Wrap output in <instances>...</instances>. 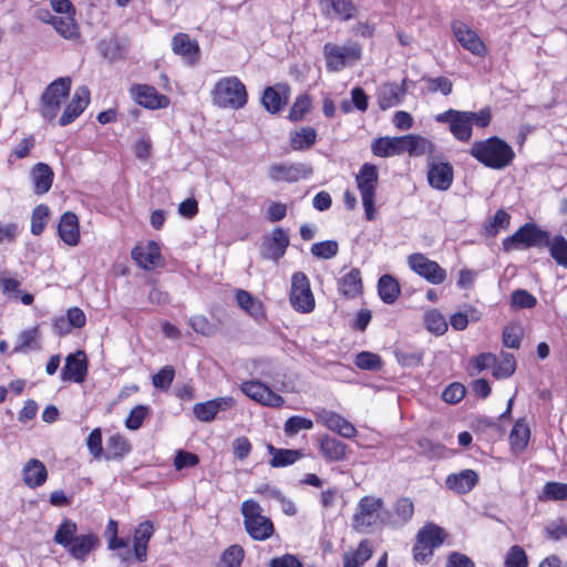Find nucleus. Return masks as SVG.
<instances>
[{"mask_svg": "<svg viewBox=\"0 0 567 567\" xmlns=\"http://www.w3.org/2000/svg\"><path fill=\"white\" fill-rule=\"evenodd\" d=\"M545 246H549L550 255L556 262L567 268V240L563 236H556L549 243L547 231L539 229L534 224H525L515 234L503 240V248L507 252L528 247Z\"/></svg>", "mask_w": 567, "mask_h": 567, "instance_id": "nucleus-1", "label": "nucleus"}, {"mask_svg": "<svg viewBox=\"0 0 567 567\" xmlns=\"http://www.w3.org/2000/svg\"><path fill=\"white\" fill-rule=\"evenodd\" d=\"M470 154L485 166L494 169L507 166L514 158L512 147L496 136L475 142Z\"/></svg>", "mask_w": 567, "mask_h": 567, "instance_id": "nucleus-2", "label": "nucleus"}, {"mask_svg": "<svg viewBox=\"0 0 567 567\" xmlns=\"http://www.w3.org/2000/svg\"><path fill=\"white\" fill-rule=\"evenodd\" d=\"M240 513L245 530L254 540L262 542L272 536L274 524L269 517L262 515V508L255 499L244 501Z\"/></svg>", "mask_w": 567, "mask_h": 567, "instance_id": "nucleus-3", "label": "nucleus"}, {"mask_svg": "<svg viewBox=\"0 0 567 567\" xmlns=\"http://www.w3.org/2000/svg\"><path fill=\"white\" fill-rule=\"evenodd\" d=\"M212 97L219 107L238 110L246 105L248 95L245 84L237 76H226L215 84Z\"/></svg>", "mask_w": 567, "mask_h": 567, "instance_id": "nucleus-4", "label": "nucleus"}, {"mask_svg": "<svg viewBox=\"0 0 567 567\" xmlns=\"http://www.w3.org/2000/svg\"><path fill=\"white\" fill-rule=\"evenodd\" d=\"M322 53L327 70L329 72H340L361 59L362 47L354 41H347L342 45L328 42L323 45Z\"/></svg>", "mask_w": 567, "mask_h": 567, "instance_id": "nucleus-5", "label": "nucleus"}, {"mask_svg": "<svg viewBox=\"0 0 567 567\" xmlns=\"http://www.w3.org/2000/svg\"><path fill=\"white\" fill-rule=\"evenodd\" d=\"M379 181L378 168L375 165L365 163L361 166L355 176L357 186L360 190L362 205L364 207L365 218L375 219V193Z\"/></svg>", "mask_w": 567, "mask_h": 567, "instance_id": "nucleus-6", "label": "nucleus"}, {"mask_svg": "<svg viewBox=\"0 0 567 567\" xmlns=\"http://www.w3.org/2000/svg\"><path fill=\"white\" fill-rule=\"evenodd\" d=\"M70 90V78H59L44 90L41 96V114L44 118L50 121L55 118Z\"/></svg>", "mask_w": 567, "mask_h": 567, "instance_id": "nucleus-7", "label": "nucleus"}, {"mask_svg": "<svg viewBox=\"0 0 567 567\" xmlns=\"http://www.w3.org/2000/svg\"><path fill=\"white\" fill-rule=\"evenodd\" d=\"M383 499L375 496H363L355 508L352 516V528L355 532H367L368 528L374 526L380 517V511L383 508Z\"/></svg>", "mask_w": 567, "mask_h": 567, "instance_id": "nucleus-8", "label": "nucleus"}, {"mask_svg": "<svg viewBox=\"0 0 567 567\" xmlns=\"http://www.w3.org/2000/svg\"><path fill=\"white\" fill-rule=\"evenodd\" d=\"M445 533L440 526L429 523L416 536V544L413 548L414 559L424 563L432 556L433 549L441 546L444 542Z\"/></svg>", "mask_w": 567, "mask_h": 567, "instance_id": "nucleus-9", "label": "nucleus"}, {"mask_svg": "<svg viewBox=\"0 0 567 567\" xmlns=\"http://www.w3.org/2000/svg\"><path fill=\"white\" fill-rule=\"evenodd\" d=\"M289 300L292 308L300 313H309L315 309V297L309 279L303 272L292 275Z\"/></svg>", "mask_w": 567, "mask_h": 567, "instance_id": "nucleus-10", "label": "nucleus"}, {"mask_svg": "<svg viewBox=\"0 0 567 567\" xmlns=\"http://www.w3.org/2000/svg\"><path fill=\"white\" fill-rule=\"evenodd\" d=\"M435 121L439 123H447L450 125V132L461 142H467L472 137V124L470 123V115L466 111L450 109L444 113L436 114Z\"/></svg>", "mask_w": 567, "mask_h": 567, "instance_id": "nucleus-11", "label": "nucleus"}, {"mask_svg": "<svg viewBox=\"0 0 567 567\" xmlns=\"http://www.w3.org/2000/svg\"><path fill=\"white\" fill-rule=\"evenodd\" d=\"M452 31L458 43L477 56H485L487 48L478 34L466 23L460 20L452 22Z\"/></svg>", "mask_w": 567, "mask_h": 567, "instance_id": "nucleus-12", "label": "nucleus"}, {"mask_svg": "<svg viewBox=\"0 0 567 567\" xmlns=\"http://www.w3.org/2000/svg\"><path fill=\"white\" fill-rule=\"evenodd\" d=\"M409 266L433 285H439L446 278V271L436 261L430 260L423 254H412L409 257Z\"/></svg>", "mask_w": 567, "mask_h": 567, "instance_id": "nucleus-13", "label": "nucleus"}, {"mask_svg": "<svg viewBox=\"0 0 567 567\" xmlns=\"http://www.w3.org/2000/svg\"><path fill=\"white\" fill-rule=\"evenodd\" d=\"M429 184L439 190H446L453 182V167L440 157L430 156L427 159Z\"/></svg>", "mask_w": 567, "mask_h": 567, "instance_id": "nucleus-14", "label": "nucleus"}, {"mask_svg": "<svg viewBox=\"0 0 567 567\" xmlns=\"http://www.w3.org/2000/svg\"><path fill=\"white\" fill-rule=\"evenodd\" d=\"M240 390L248 398L265 406L279 408L285 403L281 395L275 393L269 386L259 381L243 382Z\"/></svg>", "mask_w": 567, "mask_h": 567, "instance_id": "nucleus-15", "label": "nucleus"}, {"mask_svg": "<svg viewBox=\"0 0 567 567\" xmlns=\"http://www.w3.org/2000/svg\"><path fill=\"white\" fill-rule=\"evenodd\" d=\"M312 174V167L306 163L276 164L269 168L268 176L275 182L295 183Z\"/></svg>", "mask_w": 567, "mask_h": 567, "instance_id": "nucleus-16", "label": "nucleus"}, {"mask_svg": "<svg viewBox=\"0 0 567 567\" xmlns=\"http://www.w3.org/2000/svg\"><path fill=\"white\" fill-rule=\"evenodd\" d=\"M290 244V239L286 230L278 227L272 230L271 236L266 238L261 245L260 254L262 258L279 261Z\"/></svg>", "mask_w": 567, "mask_h": 567, "instance_id": "nucleus-17", "label": "nucleus"}, {"mask_svg": "<svg viewBox=\"0 0 567 567\" xmlns=\"http://www.w3.org/2000/svg\"><path fill=\"white\" fill-rule=\"evenodd\" d=\"M131 93L134 100L146 109H165L169 104V99L166 95L159 94L155 87L146 84L133 85Z\"/></svg>", "mask_w": 567, "mask_h": 567, "instance_id": "nucleus-18", "label": "nucleus"}, {"mask_svg": "<svg viewBox=\"0 0 567 567\" xmlns=\"http://www.w3.org/2000/svg\"><path fill=\"white\" fill-rule=\"evenodd\" d=\"M317 422L323 424L329 430L337 432L346 439H352L357 435V429L340 414L321 409L316 412Z\"/></svg>", "mask_w": 567, "mask_h": 567, "instance_id": "nucleus-19", "label": "nucleus"}, {"mask_svg": "<svg viewBox=\"0 0 567 567\" xmlns=\"http://www.w3.org/2000/svg\"><path fill=\"white\" fill-rule=\"evenodd\" d=\"M406 84V79H404L401 84L391 82L381 84L377 91L378 104L380 109L388 110L401 104L403 96L408 92Z\"/></svg>", "mask_w": 567, "mask_h": 567, "instance_id": "nucleus-20", "label": "nucleus"}, {"mask_svg": "<svg viewBox=\"0 0 567 567\" xmlns=\"http://www.w3.org/2000/svg\"><path fill=\"white\" fill-rule=\"evenodd\" d=\"M87 371L86 357L83 351L69 354L65 364L61 371L63 381H74L81 383L84 381Z\"/></svg>", "mask_w": 567, "mask_h": 567, "instance_id": "nucleus-21", "label": "nucleus"}, {"mask_svg": "<svg viewBox=\"0 0 567 567\" xmlns=\"http://www.w3.org/2000/svg\"><path fill=\"white\" fill-rule=\"evenodd\" d=\"M235 405L231 396L217 398L203 403H196L193 408L195 416L202 422H212L219 411H225Z\"/></svg>", "mask_w": 567, "mask_h": 567, "instance_id": "nucleus-22", "label": "nucleus"}, {"mask_svg": "<svg viewBox=\"0 0 567 567\" xmlns=\"http://www.w3.org/2000/svg\"><path fill=\"white\" fill-rule=\"evenodd\" d=\"M90 102V91L86 86H79L70 103L64 109L61 117L59 118V124L61 126H65L72 123L87 106Z\"/></svg>", "mask_w": 567, "mask_h": 567, "instance_id": "nucleus-23", "label": "nucleus"}, {"mask_svg": "<svg viewBox=\"0 0 567 567\" xmlns=\"http://www.w3.org/2000/svg\"><path fill=\"white\" fill-rule=\"evenodd\" d=\"M58 233L64 244L69 246H76L80 240L78 216L72 212L64 213L60 218Z\"/></svg>", "mask_w": 567, "mask_h": 567, "instance_id": "nucleus-24", "label": "nucleus"}, {"mask_svg": "<svg viewBox=\"0 0 567 567\" xmlns=\"http://www.w3.org/2000/svg\"><path fill=\"white\" fill-rule=\"evenodd\" d=\"M100 544L99 537L94 534L79 535L66 550L76 560L84 561L86 557Z\"/></svg>", "mask_w": 567, "mask_h": 567, "instance_id": "nucleus-25", "label": "nucleus"}, {"mask_svg": "<svg viewBox=\"0 0 567 567\" xmlns=\"http://www.w3.org/2000/svg\"><path fill=\"white\" fill-rule=\"evenodd\" d=\"M22 474L23 483L31 488L43 485L48 478V471L45 465L37 458H30L25 463L22 470Z\"/></svg>", "mask_w": 567, "mask_h": 567, "instance_id": "nucleus-26", "label": "nucleus"}, {"mask_svg": "<svg viewBox=\"0 0 567 567\" xmlns=\"http://www.w3.org/2000/svg\"><path fill=\"white\" fill-rule=\"evenodd\" d=\"M132 258L144 269H152L158 266L161 260L159 247L156 243L150 241L145 247L137 246L132 250Z\"/></svg>", "mask_w": 567, "mask_h": 567, "instance_id": "nucleus-27", "label": "nucleus"}, {"mask_svg": "<svg viewBox=\"0 0 567 567\" xmlns=\"http://www.w3.org/2000/svg\"><path fill=\"white\" fill-rule=\"evenodd\" d=\"M53 176V171L48 164H35L30 172V177L33 183L34 193L38 195H43L48 193L52 186Z\"/></svg>", "mask_w": 567, "mask_h": 567, "instance_id": "nucleus-28", "label": "nucleus"}, {"mask_svg": "<svg viewBox=\"0 0 567 567\" xmlns=\"http://www.w3.org/2000/svg\"><path fill=\"white\" fill-rule=\"evenodd\" d=\"M127 48L126 41L115 37L103 39L97 44L101 55L111 62L124 60L127 55Z\"/></svg>", "mask_w": 567, "mask_h": 567, "instance_id": "nucleus-29", "label": "nucleus"}, {"mask_svg": "<svg viewBox=\"0 0 567 567\" xmlns=\"http://www.w3.org/2000/svg\"><path fill=\"white\" fill-rule=\"evenodd\" d=\"M478 476L473 470H463L457 474H450L446 477V486L458 493H468L477 483Z\"/></svg>", "mask_w": 567, "mask_h": 567, "instance_id": "nucleus-30", "label": "nucleus"}, {"mask_svg": "<svg viewBox=\"0 0 567 567\" xmlns=\"http://www.w3.org/2000/svg\"><path fill=\"white\" fill-rule=\"evenodd\" d=\"M288 91L286 85L267 87L261 99L264 107L272 114L278 113L288 101Z\"/></svg>", "mask_w": 567, "mask_h": 567, "instance_id": "nucleus-31", "label": "nucleus"}, {"mask_svg": "<svg viewBox=\"0 0 567 567\" xmlns=\"http://www.w3.org/2000/svg\"><path fill=\"white\" fill-rule=\"evenodd\" d=\"M372 153L375 156L389 157L403 154L402 136L379 137L371 145Z\"/></svg>", "mask_w": 567, "mask_h": 567, "instance_id": "nucleus-32", "label": "nucleus"}, {"mask_svg": "<svg viewBox=\"0 0 567 567\" xmlns=\"http://www.w3.org/2000/svg\"><path fill=\"white\" fill-rule=\"evenodd\" d=\"M172 49L174 53L189 59L192 62L196 61L199 52L197 41L192 40L186 33H177L173 38Z\"/></svg>", "mask_w": 567, "mask_h": 567, "instance_id": "nucleus-33", "label": "nucleus"}, {"mask_svg": "<svg viewBox=\"0 0 567 567\" xmlns=\"http://www.w3.org/2000/svg\"><path fill=\"white\" fill-rule=\"evenodd\" d=\"M339 291L347 298H354L362 292V280L360 270L351 269L338 281Z\"/></svg>", "mask_w": 567, "mask_h": 567, "instance_id": "nucleus-34", "label": "nucleus"}, {"mask_svg": "<svg viewBox=\"0 0 567 567\" xmlns=\"http://www.w3.org/2000/svg\"><path fill=\"white\" fill-rule=\"evenodd\" d=\"M372 554L373 547L370 540L363 539L355 550L348 551L343 555V567H361L371 558Z\"/></svg>", "mask_w": 567, "mask_h": 567, "instance_id": "nucleus-35", "label": "nucleus"}, {"mask_svg": "<svg viewBox=\"0 0 567 567\" xmlns=\"http://www.w3.org/2000/svg\"><path fill=\"white\" fill-rule=\"evenodd\" d=\"M402 146L403 153H408L410 156H422L433 150L432 142L419 135L402 136Z\"/></svg>", "mask_w": 567, "mask_h": 567, "instance_id": "nucleus-36", "label": "nucleus"}, {"mask_svg": "<svg viewBox=\"0 0 567 567\" xmlns=\"http://www.w3.org/2000/svg\"><path fill=\"white\" fill-rule=\"evenodd\" d=\"M42 19L45 21L44 18ZM47 22L51 23L56 32L65 39H75L80 34L79 27L72 14L64 17H51Z\"/></svg>", "mask_w": 567, "mask_h": 567, "instance_id": "nucleus-37", "label": "nucleus"}, {"mask_svg": "<svg viewBox=\"0 0 567 567\" xmlns=\"http://www.w3.org/2000/svg\"><path fill=\"white\" fill-rule=\"evenodd\" d=\"M320 450L328 460L333 462L343 460L347 454V445L329 436H323L320 440Z\"/></svg>", "mask_w": 567, "mask_h": 567, "instance_id": "nucleus-38", "label": "nucleus"}, {"mask_svg": "<svg viewBox=\"0 0 567 567\" xmlns=\"http://www.w3.org/2000/svg\"><path fill=\"white\" fill-rule=\"evenodd\" d=\"M378 290L380 298L385 303H393L400 293L399 284L390 275H383L379 279Z\"/></svg>", "mask_w": 567, "mask_h": 567, "instance_id": "nucleus-39", "label": "nucleus"}, {"mask_svg": "<svg viewBox=\"0 0 567 567\" xmlns=\"http://www.w3.org/2000/svg\"><path fill=\"white\" fill-rule=\"evenodd\" d=\"M78 526L71 519H63V522L59 525L58 529L55 530L53 540L58 544L64 547L65 549L72 545V542L78 536Z\"/></svg>", "mask_w": 567, "mask_h": 567, "instance_id": "nucleus-40", "label": "nucleus"}, {"mask_svg": "<svg viewBox=\"0 0 567 567\" xmlns=\"http://www.w3.org/2000/svg\"><path fill=\"white\" fill-rule=\"evenodd\" d=\"M128 452L130 444L127 443V441L123 436L114 434L107 440L104 458L107 461L122 458Z\"/></svg>", "mask_w": 567, "mask_h": 567, "instance_id": "nucleus-41", "label": "nucleus"}, {"mask_svg": "<svg viewBox=\"0 0 567 567\" xmlns=\"http://www.w3.org/2000/svg\"><path fill=\"white\" fill-rule=\"evenodd\" d=\"M320 4H327L336 14L343 20H350L355 17L358 9L351 0H320Z\"/></svg>", "mask_w": 567, "mask_h": 567, "instance_id": "nucleus-42", "label": "nucleus"}, {"mask_svg": "<svg viewBox=\"0 0 567 567\" xmlns=\"http://www.w3.org/2000/svg\"><path fill=\"white\" fill-rule=\"evenodd\" d=\"M317 133L312 127H302L291 134L290 145L293 150L300 151L311 147L316 143Z\"/></svg>", "mask_w": 567, "mask_h": 567, "instance_id": "nucleus-43", "label": "nucleus"}, {"mask_svg": "<svg viewBox=\"0 0 567 567\" xmlns=\"http://www.w3.org/2000/svg\"><path fill=\"white\" fill-rule=\"evenodd\" d=\"M238 306L254 317L262 313V305L259 300L255 299L248 291L238 290L236 293Z\"/></svg>", "mask_w": 567, "mask_h": 567, "instance_id": "nucleus-44", "label": "nucleus"}, {"mask_svg": "<svg viewBox=\"0 0 567 567\" xmlns=\"http://www.w3.org/2000/svg\"><path fill=\"white\" fill-rule=\"evenodd\" d=\"M516 370V361L512 353L503 352L499 362L496 361L493 375L495 378H508Z\"/></svg>", "mask_w": 567, "mask_h": 567, "instance_id": "nucleus-45", "label": "nucleus"}, {"mask_svg": "<svg viewBox=\"0 0 567 567\" xmlns=\"http://www.w3.org/2000/svg\"><path fill=\"white\" fill-rule=\"evenodd\" d=\"M424 321L429 331L441 336L447 330L445 318L437 310H431L425 313Z\"/></svg>", "mask_w": 567, "mask_h": 567, "instance_id": "nucleus-46", "label": "nucleus"}, {"mask_svg": "<svg viewBox=\"0 0 567 567\" xmlns=\"http://www.w3.org/2000/svg\"><path fill=\"white\" fill-rule=\"evenodd\" d=\"M509 439L513 449L522 451L527 445L529 439L528 426L522 422H516L511 432Z\"/></svg>", "mask_w": 567, "mask_h": 567, "instance_id": "nucleus-47", "label": "nucleus"}, {"mask_svg": "<svg viewBox=\"0 0 567 567\" xmlns=\"http://www.w3.org/2000/svg\"><path fill=\"white\" fill-rule=\"evenodd\" d=\"M49 218V207L45 205H38L31 216V233L35 236L40 235L47 225Z\"/></svg>", "mask_w": 567, "mask_h": 567, "instance_id": "nucleus-48", "label": "nucleus"}, {"mask_svg": "<svg viewBox=\"0 0 567 567\" xmlns=\"http://www.w3.org/2000/svg\"><path fill=\"white\" fill-rule=\"evenodd\" d=\"M339 250V245L336 240H326L316 243L311 246V254L320 259H331Z\"/></svg>", "mask_w": 567, "mask_h": 567, "instance_id": "nucleus-49", "label": "nucleus"}, {"mask_svg": "<svg viewBox=\"0 0 567 567\" xmlns=\"http://www.w3.org/2000/svg\"><path fill=\"white\" fill-rule=\"evenodd\" d=\"M244 554V549L239 545L230 546L221 556L220 567H240Z\"/></svg>", "mask_w": 567, "mask_h": 567, "instance_id": "nucleus-50", "label": "nucleus"}, {"mask_svg": "<svg viewBox=\"0 0 567 567\" xmlns=\"http://www.w3.org/2000/svg\"><path fill=\"white\" fill-rule=\"evenodd\" d=\"M394 513L401 524H405L406 522H409L414 513V505L411 498H399L394 504Z\"/></svg>", "mask_w": 567, "mask_h": 567, "instance_id": "nucleus-51", "label": "nucleus"}, {"mask_svg": "<svg viewBox=\"0 0 567 567\" xmlns=\"http://www.w3.org/2000/svg\"><path fill=\"white\" fill-rule=\"evenodd\" d=\"M86 446L94 460L104 457V450L102 446V432L100 429H94L86 439Z\"/></svg>", "mask_w": 567, "mask_h": 567, "instance_id": "nucleus-52", "label": "nucleus"}, {"mask_svg": "<svg viewBox=\"0 0 567 567\" xmlns=\"http://www.w3.org/2000/svg\"><path fill=\"white\" fill-rule=\"evenodd\" d=\"M189 324L195 332L206 337H210L216 332V326L202 315L193 316L189 319Z\"/></svg>", "mask_w": 567, "mask_h": 567, "instance_id": "nucleus-53", "label": "nucleus"}, {"mask_svg": "<svg viewBox=\"0 0 567 567\" xmlns=\"http://www.w3.org/2000/svg\"><path fill=\"white\" fill-rule=\"evenodd\" d=\"M301 457V452L297 450H281L277 452V455L270 460L272 467H282L293 464L298 458Z\"/></svg>", "mask_w": 567, "mask_h": 567, "instance_id": "nucleus-54", "label": "nucleus"}, {"mask_svg": "<svg viewBox=\"0 0 567 567\" xmlns=\"http://www.w3.org/2000/svg\"><path fill=\"white\" fill-rule=\"evenodd\" d=\"M527 556L518 545L512 546L505 557L506 567H527Z\"/></svg>", "mask_w": 567, "mask_h": 567, "instance_id": "nucleus-55", "label": "nucleus"}, {"mask_svg": "<svg viewBox=\"0 0 567 567\" xmlns=\"http://www.w3.org/2000/svg\"><path fill=\"white\" fill-rule=\"evenodd\" d=\"M311 100L307 94L300 95L295 101L289 112V118L291 121H300L303 118L306 113L309 111Z\"/></svg>", "mask_w": 567, "mask_h": 567, "instance_id": "nucleus-56", "label": "nucleus"}, {"mask_svg": "<svg viewBox=\"0 0 567 567\" xmlns=\"http://www.w3.org/2000/svg\"><path fill=\"white\" fill-rule=\"evenodd\" d=\"M312 426L313 423L310 419L295 415L286 421L285 432L291 436L296 435L300 430H310Z\"/></svg>", "mask_w": 567, "mask_h": 567, "instance_id": "nucleus-57", "label": "nucleus"}, {"mask_svg": "<svg viewBox=\"0 0 567 567\" xmlns=\"http://www.w3.org/2000/svg\"><path fill=\"white\" fill-rule=\"evenodd\" d=\"M522 328L516 324L505 327L503 331V344L506 348L518 349L520 346Z\"/></svg>", "mask_w": 567, "mask_h": 567, "instance_id": "nucleus-58", "label": "nucleus"}, {"mask_svg": "<svg viewBox=\"0 0 567 567\" xmlns=\"http://www.w3.org/2000/svg\"><path fill=\"white\" fill-rule=\"evenodd\" d=\"M355 364L364 370H378L381 368V359L378 354L371 352H361L355 357Z\"/></svg>", "mask_w": 567, "mask_h": 567, "instance_id": "nucleus-59", "label": "nucleus"}, {"mask_svg": "<svg viewBox=\"0 0 567 567\" xmlns=\"http://www.w3.org/2000/svg\"><path fill=\"white\" fill-rule=\"evenodd\" d=\"M544 498L563 501L567 498V484L549 482L544 487Z\"/></svg>", "mask_w": 567, "mask_h": 567, "instance_id": "nucleus-60", "label": "nucleus"}, {"mask_svg": "<svg viewBox=\"0 0 567 567\" xmlns=\"http://www.w3.org/2000/svg\"><path fill=\"white\" fill-rule=\"evenodd\" d=\"M511 216L504 209L497 210L493 220L486 227L487 233L491 236H495L499 229H505L509 226Z\"/></svg>", "mask_w": 567, "mask_h": 567, "instance_id": "nucleus-61", "label": "nucleus"}, {"mask_svg": "<svg viewBox=\"0 0 567 567\" xmlns=\"http://www.w3.org/2000/svg\"><path fill=\"white\" fill-rule=\"evenodd\" d=\"M147 414V408L145 405H137L135 406L128 414V417L126 419L125 425L128 430H138Z\"/></svg>", "mask_w": 567, "mask_h": 567, "instance_id": "nucleus-62", "label": "nucleus"}, {"mask_svg": "<svg viewBox=\"0 0 567 567\" xmlns=\"http://www.w3.org/2000/svg\"><path fill=\"white\" fill-rule=\"evenodd\" d=\"M536 298L528 291L517 289L512 293V306L516 308H533L536 305Z\"/></svg>", "mask_w": 567, "mask_h": 567, "instance_id": "nucleus-63", "label": "nucleus"}, {"mask_svg": "<svg viewBox=\"0 0 567 567\" xmlns=\"http://www.w3.org/2000/svg\"><path fill=\"white\" fill-rule=\"evenodd\" d=\"M174 369L169 365L162 368L153 375V385L159 389H168L174 379Z\"/></svg>", "mask_w": 567, "mask_h": 567, "instance_id": "nucleus-64", "label": "nucleus"}]
</instances>
